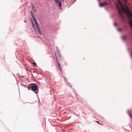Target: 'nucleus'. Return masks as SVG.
<instances>
[{
    "mask_svg": "<svg viewBox=\"0 0 132 132\" xmlns=\"http://www.w3.org/2000/svg\"><path fill=\"white\" fill-rule=\"evenodd\" d=\"M126 9H125L123 7H121L122 10L120 9L118 6L117 7V10L118 11V13L121 17V19L123 20L124 21L125 19L124 16L123 15V13L125 12L128 18L130 19L129 21V24L132 29V14L129 11L128 7L126 6Z\"/></svg>",
    "mask_w": 132,
    "mask_h": 132,
    "instance_id": "nucleus-1",
    "label": "nucleus"
},
{
    "mask_svg": "<svg viewBox=\"0 0 132 132\" xmlns=\"http://www.w3.org/2000/svg\"><path fill=\"white\" fill-rule=\"evenodd\" d=\"M31 16L33 19L35 23L34 24L33 21H32L31 23L32 24V28L34 29V30L35 31H36V28L39 34L40 35H41L42 34V32L39 27L38 25V23L36 19V18L35 17L34 15L33 14L32 11H31Z\"/></svg>",
    "mask_w": 132,
    "mask_h": 132,
    "instance_id": "nucleus-2",
    "label": "nucleus"
},
{
    "mask_svg": "<svg viewBox=\"0 0 132 132\" xmlns=\"http://www.w3.org/2000/svg\"><path fill=\"white\" fill-rule=\"evenodd\" d=\"M56 4H58V6L59 7V9L61 10L62 9V7L61 6L62 3L60 0H54Z\"/></svg>",
    "mask_w": 132,
    "mask_h": 132,
    "instance_id": "nucleus-3",
    "label": "nucleus"
},
{
    "mask_svg": "<svg viewBox=\"0 0 132 132\" xmlns=\"http://www.w3.org/2000/svg\"><path fill=\"white\" fill-rule=\"evenodd\" d=\"M109 4H108L107 2H103L100 3L99 4V6L100 7H102L108 5Z\"/></svg>",
    "mask_w": 132,
    "mask_h": 132,
    "instance_id": "nucleus-4",
    "label": "nucleus"
},
{
    "mask_svg": "<svg viewBox=\"0 0 132 132\" xmlns=\"http://www.w3.org/2000/svg\"><path fill=\"white\" fill-rule=\"evenodd\" d=\"M55 58H56V62L57 63V65H58V66L59 69L60 71L61 72H62V69H61V65H60V63H59V61H58V60L57 58V56H56V54H55Z\"/></svg>",
    "mask_w": 132,
    "mask_h": 132,
    "instance_id": "nucleus-5",
    "label": "nucleus"
},
{
    "mask_svg": "<svg viewBox=\"0 0 132 132\" xmlns=\"http://www.w3.org/2000/svg\"><path fill=\"white\" fill-rule=\"evenodd\" d=\"M32 89L34 91H36L37 89V87L35 85H33L31 86Z\"/></svg>",
    "mask_w": 132,
    "mask_h": 132,
    "instance_id": "nucleus-6",
    "label": "nucleus"
},
{
    "mask_svg": "<svg viewBox=\"0 0 132 132\" xmlns=\"http://www.w3.org/2000/svg\"><path fill=\"white\" fill-rule=\"evenodd\" d=\"M58 57H59L60 59L61 60V55L60 54V53H57Z\"/></svg>",
    "mask_w": 132,
    "mask_h": 132,
    "instance_id": "nucleus-7",
    "label": "nucleus"
},
{
    "mask_svg": "<svg viewBox=\"0 0 132 132\" xmlns=\"http://www.w3.org/2000/svg\"><path fill=\"white\" fill-rule=\"evenodd\" d=\"M56 51H57V53H60V50L59 48H56Z\"/></svg>",
    "mask_w": 132,
    "mask_h": 132,
    "instance_id": "nucleus-8",
    "label": "nucleus"
},
{
    "mask_svg": "<svg viewBox=\"0 0 132 132\" xmlns=\"http://www.w3.org/2000/svg\"><path fill=\"white\" fill-rule=\"evenodd\" d=\"M32 9H33V10L35 12H36V8H35V7L34 6H32Z\"/></svg>",
    "mask_w": 132,
    "mask_h": 132,
    "instance_id": "nucleus-9",
    "label": "nucleus"
},
{
    "mask_svg": "<svg viewBox=\"0 0 132 132\" xmlns=\"http://www.w3.org/2000/svg\"><path fill=\"white\" fill-rule=\"evenodd\" d=\"M31 64H32L34 65H35V66H36L37 65L36 64L35 62H32Z\"/></svg>",
    "mask_w": 132,
    "mask_h": 132,
    "instance_id": "nucleus-10",
    "label": "nucleus"
},
{
    "mask_svg": "<svg viewBox=\"0 0 132 132\" xmlns=\"http://www.w3.org/2000/svg\"><path fill=\"white\" fill-rule=\"evenodd\" d=\"M95 122L97 123H98L99 124H101V123H100L99 121H95Z\"/></svg>",
    "mask_w": 132,
    "mask_h": 132,
    "instance_id": "nucleus-11",
    "label": "nucleus"
},
{
    "mask_svg": "<svg viewBox=\"0 0 132 132\" xmlns=\"http://www.w3.org/2000/svg\"><path fill=\"white\" fill-rule=\"evenodd\" d=\"M129 115L130 117L132 118V113L131 114H129Z\"/></svg>",
    "mask_w": 132,
    "mask_h": 132,
    "instance_id": "nucleus-12",
    "label": "nucleus"
},
{
    "mask_svg": "<svg viewBox=\"0 0 132 132\" xmlns=\"http://www.w3.org/2000/svg\"><path fill=\"white\" fill-rule=\"evenodd\" d=\"M68 84L69 86H71V87H72L71 85V84L70 83H68Z\"/></svg>",
    "mask_w": 132,
    "mask_h": 132,
    "instance_id": "nucleus-13",
    "label": "nucleus"
},
{
    "mask_svg": "<svg viewBox=\"0 0 132 132\" xmlns=\"http://www.w3.org/2000/svg\"><path fill=\"white\" fill-rule=\"evenodd\" d=\"M130 55L131 58H132V52L130 54Z\"/></svg>",
    "mask_w": 132,
    "mask_h": 132,
    "instance_id": "nucleus-14",
    "label": "nucleus"
},
{
    "mask_svg": "<svg viewBox=\"0 0 132 132\" xmlns=\"http://www.w3.org/2000/svg\"><path fill=\"white\" fill-rule=\"evenodd\" d=\"M114 24L115 26H116L117 25V24L116 23H114Z\"/></svg>",
    "mask_w": 132,
    "mask_h": 132,
    "instance_id": "nucleus-15",
    "label": "nucleus"
},
{
    "mask_svg": "<svg viewBox=\"0 0 132 132\" xmlns=\"http://www.w3.org/2000/svg\"><path fill=\"white\" fill-rule=\"evenodd\" d=\"M124 1L126 2H127L126 0H124Z\"/></svg>",
    "mask_w": 132,
    "mask_h": 132,
    "instance_id": "nucleus-16",
    "label": "nucleus"
},
{
    "mask_svg": "<svg viewBox=\"0 0 132 132\" xmlns=\"http://www.w3.org/2000/svg\"><path fill=\"white\" fill-rule=\"evenodd\" d=\"M124 1L126 2H127L126 0H124Z\"/></svg>",
    "mask_w": 132,
    "mask_h": 132,
    "instance_id": "nucleus-17",
    "label": "nucleus"
},
{
    "mask_svg": "<svg viewBox=\"0 0 132 132\" xmlns=\"http://www.w3.org/2000/svg\"><path fill=\"white\" fill-rule=\"evenodd\" d=\"M62 1V2H63L64 1V0H61Z\"/></svg>",
    "mask_w": 132,
    "mask_h": 132,
    "instance_id": "nucleus-18",
    "label": "nucleus"
},
{
    "mask_svg": "<svg viewBox=\"0 0 132 132\" xmlns=\"http://www.w3.org/2000/svg\"><path fill=\"white\" fill-rule=\"evenodd\" d=\"M101 125H103V124H101Z\"/></svg>",
    "mask_w": 132,
    "mask_h": 132,
    "instance_id": "nucleus-19",
    "label": "nucleus"
}]
</instances>
